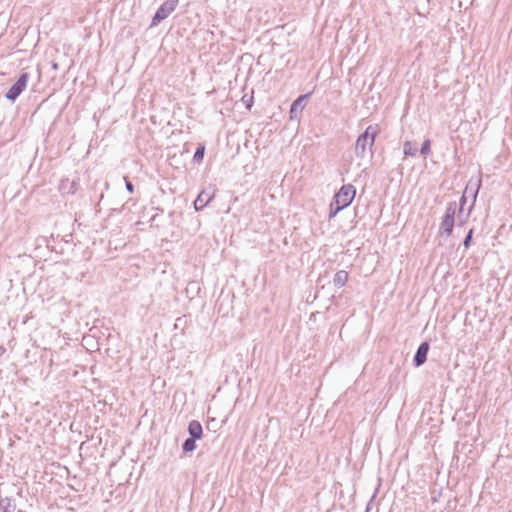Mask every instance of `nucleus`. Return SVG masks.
Listing matches in <instances>:
<instances>
[{"label":"nucleus","mask_w":512,"mask_h":512,"mask_svg":"<svg viewBox=\"0 0 512 512\" xmlns=\"http://www.w3.org/2000/svg\"><path fill=\"white\" fill-rule=\"evenodd\" d=\"M347 280L348 273L345 270H340L334 275L333 284L334 286L341 288L347 283Z\"/></svg>","instance_id":"obj_10"},{"label":"nucleus","mask_w":512,"mask_h":512,"mask_svg":"<svg viewBox=\"0 0 512 512\" xmlns=\"http://www.w3.org/2000/svg\"><path fill=\"white\" fill-rule=\"evenodd\" d=\"M196 440L195 438L189 437L182 444V449L184 452L189 453L196 449Z\"/></svg>","instance_id":"obj_13"},{"label":"nucleus","mask_w":512,"mask_h":512,"mask_svg":"<svg viewBox=\"0 0 512 512\" xmlns=\"http://www.w3.org/2000/svg\"><path fill=\"white\" fill-rule=\"evenodd\" d=\"M214 197V192L210 190H203L197 196L194 201V208L196 211L202 210L205 206H207Z\"/></svg>","instance_id":"obj_7"},{"label":"nucleus","mask_w":512,"mask_h":512,"mask_svg":"<svg viewBox=\"0 0 512 512\" xmlns=\"http://www.w3.org/2000/svg\"><path fill=\"white\" fill-rule=\"evenodd\" d=\"M125 187L130 193H133L134 185L130 181L126 180Z\"/></svg>","instance_id":"obj_17"},{"label":"nucleus","mask_w":512,"mask_h":512,"mask_svg":"<svg viewBox=\"0 0 512 512\" xmlns=\"http://www.w3.org/2000/svg\"><path fill=\"white\" fill-rule=\"evenodd\" d=\"M29 80L28 73H22L18 80L10 87L5 97L11 101H15L17 97L22 93Z\"/></svg>","instance_id":"obj_5"},{"label":"nucleus","mask_w":512,"mask_h":512,"mask_svg":"<svg viewBox=\"0 0 512 512\" xmlns=\"http://www.w3.org/2000/svg\"><path fill=\"white\" fill-rule=\"evenodd\" d=\"M417 144L411 141H406L403 145V152L406 156H415L417 154Z\"/></svg>","instance_id":"obj_12"},{"label":"nucleus","mask_w":512,"mask_h":512,"mask_svg":"<svg viewBox=\"0 0 512 512\" xmlns=\"http://www.w3.org/2000/svg\"><path fill=\"white\" fill-rule=\"evenodd\" d=\"M473 233H474V230L473 229H470L468 231V233L466 234L465 238H464V241H463V246L465 247V249H468L471 242H472V239H473Z\"/></svg>","instance_id":"obj_16"},{"label":"nucleus","mask_w":512,"mask_h":512,"mask_svg":"<svg viewBox=\"0 0 512 512\" xmlns=\"http://www.w3.org/2000/svg\"><path fill=\"white\" fill-rule=\"evenodd\" d=\"M310 96V93L300 95L290 107V115L291 119H294L297 117L298 113H301L304 108V101Z\"/></svg>","instance_id":"obj_8"},{"label":"nucleus","mask_w":512,"mask_h":512,"mask_svg":"<svg viewBox=\"0 0 512 512\" xmlns=\"http://www.w3.org/2000/svg\"><path fill=\"white\" fill-rule=\"evenodd\" d=\"M429 347L430 346L427 341H424L419 345L413 358V363L415 367H420L426 362Z\"/></svg>","instance_id":"obj_6"},{"label":"nucleus","mask_w":512,"mask_h":512,"mask_svg":"<svg viewBox=\"0 0 512 512\" xmlns=\"http://www.w3.org/2000/svg\"><path fill=\"white\" fill-rule=\"evenodd\" d=\"M204 154H205V147L203 145L198 146L194 153V156H193L194 162H196V163L201 162L203 160Z\"/></svg>","instance_id":"obj_14"},{"label":"nucleus","mask_w":512,"mask_h":512,"mask_svg":"<svg viewBox=\"0 0 512 512\" xmlns=\"http://www.w3.org/2000/svg\"><path fill=\"white\" fill-rule=\"evenodd\" d=\"M430 148H431V142L429 139H426L422 145H421V148H420V153L424 156L428 155L430 153Z\"/></svg>","instance_id":"obj_15"},{"label":"nucleus","mask_w":512,"mask_h":512,"mask_svg":"<svg viewBox=\"0 0 512 512\" xmlns=\"http://www.w3.org/2000/svg\"><path fill=\"white\" fill-rule=\"evenodd\" d=\"M177 5L178 0H166L162 3L152 18L151 26H157L161 21L165 20L176 9Z\"/></svg>","instance_id":"obj_4"},{"label":"nucleus","mask_w":512,"mask_h":512,"mask_svg":"<svg viewBox=\"0 0 512 512\" xmlns=\"http://www.w3.org/2000/svg\"><path fill=\"white\" fill-rule=\"evenodd\" d=\"M188 433L190 437L195 439H201L203 436V428L199 421L192 420L188 424Z\"/></svg>","instance_id":"obj_9"},{"label":"nucleus","mask_w":512,"mask_h":512,"mask_svg":"<svg viewBox=\"0 0 512 512\" xmlns=\"http://www.w3.org/2000/svg\"><path fill=\"white\" fill-rule=\"evenodd\" d=\"M465 204H466V197H465V194H464V195L461 196L460 203H459L458 208H457V210H459V214H458L459 225H462L466 221V219L469 217L470 212H471L472 207H473V205H471V207L469 208L465 218L462 219V213H463L464 205Z\"/></svg>","instance_id":"obj_11"},{"label":"nucleus","mask_w":512,"mask_h":512,"mask_svg":"<svg viewBox=\"0 0 512 512\" xmlns=\"http://www.w3.org/2000/svg\"><path fill=\"white\" fill-rule=\"evenodd\" d=\"M457 208L458 204L455 201L450 202L440 223V233L444 234L446 237H450L452 235Z\"/></svg>","instance_id":"obj_3"},{"label":"nucleus","mask_w":512,"mask_h":512,"mask_svg":"<svg viewBox=\"0 0 512 512\" xmlns=\"http://www.w3.org/2000/svg\"><path fill=\"white\" fill-rule=\"evenodd\" d=\"M377 133V126L370 125L358 136L355 143V155L358 158H365L368 155H372V147L375 143Z\"/></svg>","instance_id":"obj_1"},{"label":"nucleus","mask_w":512,"mask_h":512,"mask_svg":"<svg viewBox=\"0 0 512 512\" xmlns=\"http://www.w3.org/2000/svg\"><path fill=\"white\" fill-rule=\"evenodd\" d=\"M356 195V189L352 184L343 185L334 195L333 202L330 205V217H334L338 212L347 208Z\"/></svg>","instance_id":"obj_2"},{"label":"nucleus","mask_w":512,"mask_h":512,"mask_svg":"<svg viewBox=\"0 0 512 512\" xmlns=\"http://www.w3.org/2000/svg\"><path fill=\"white\" fill-rule=\"evenodd\" d=\"M480 182H481V181H480V180H478V183H477V185H476V186H477V187H476V190H475V192H474V194H473L474 199H475V198H476V196H477V193H478V190H479V187H480Z\"/></svg>","instance_id":"obj_19"},{"label":"nucleus","mask_w":512,"mask_h":512,"mask_svg":"<svg viewBox=\"0 0 512 512\" xmlns=\"http://www.w3.org/2000/svg\"><path fill=\"white\" fill-rule=\"evenodd\" d=\"M6 349L3 346H0V357L5 353Z\"/></svg>","instance_id":"obj_20"},{"label":"nucleus","mask_w":512,"mask_h":512,"mask_svg":"<svg viewBox=\"0 0 512 512\" xmlns=\"http://www.w3.org/2000/svg\"><path fill=\"white\" fill-rule=\"evenodd\" d=\"M242 100H243L244 102H246V106H247V108H250V107H251V105H252V97H251L249 100H246V96H244V97L242 98Z\"/></svg>","instance_id":"obj_18"}]
</instances>
